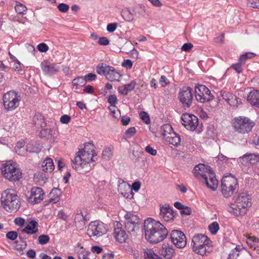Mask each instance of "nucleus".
<instances>
[{"label": "nucleus", "instance_id": "1", "mask_svg": "<svg viewBox=\"0 0 259 259\" xmlns=\"http://www.w3.org/2000/svg\"><path fill=\"white\" fill-rule=\"evenodd\" d=\"M96 156L95 146L92 143H87L82 149L76 153L72 160V167L80 172L88 171L92 168L90 162L96 161Z\"/></svg>", "mask_w": 259, "mask_h": 259}, {"label": "nucleus", "instance_id": "2", "mask_svg": "<svg viewBox=\"0 0 259 259\" xmlns=\"http://www.w3.org/2000/svg\"><path fill=\"white\" fill-rule=\"evenodd\" d=\"M146 239L152 243L163 240L168 234L166 228L159 221L147 220L144 222Z\"/></svg>", "mask_w": 259, "mask_h": 259}, {"label": "nucleus", "instance_id": "3", "mask_svg": "<svg viewBox=\"0 0 259 259\" xmlns=\"http://www.w3.org/2000/svg\"><path fill=\"white\" fill-rule=\"evenodd\" d=\"M251 204L250 196L246 193H240L235 198L234 203L228 207V210L235 216L242 215L246 213Z\"/></svg>", "mask_w": 259, "mask_h": 259}, {"label": "nucleus", "instance_id": "4", "mask_svg": "<svg viewBox=\"0 0 259 259\" xmlns=\"http://www.w3.org/2000/svg\"><path fill=\"white\" fill-rule=\"evenodd\" d=\"M193 174L197 178H202L208 188L213 191L216 190L218 182L209 166L204 164H199L194 167Z\"/></svg>", "mask_w": 259, "mask_h": 259}, {"label": "nucleus", "instance_id": "5", "mask_svg": "<svg viewBox=\"0 0 259 259\" xmlns=\"http://www.w3.org/2000/svg\"><path fill=\"white\" fill-rule=\"evenodd\" d=\"M211 246V240L205 235L196 234L192 239V250L200 255H207L210 252Z\"/></svg>", "mask_w": 259, "mask_h": 259}, {"label": "nucleus", "instance_id": "6", "mask_svg": "<svg viewBox=\"0 0 259 259\" xmlns=\"http://www.w3.org/2000/svg\"><path fill=\"white\" fill-rule=\"evenodd\" d=\"M3 177L10 181H16L22 178V171L19 165L12 160L3 163L1 167Z\"/></svg>", "mask_w": 259, "mask_h": 259}, {"label": "nucleus", "instance_id": "7", "mask_svg": "<svg viewBox=\"0 0 259 259\" xmlns=\"http://www.w3.org/2000/svg\"><path fill=\"white\" fill-rule=\"evenodd\" d=\"M1 203L7 211H16L20 207L19 197L12 189H7L2 193Z\"/></svg>", "mask_w": 259, "mask_h": 259}, {"label": "nucleus", "instance_id": "8", "mask_svg": "<svg viewBox=\"0 0 259 259\" xmlns=\"http://www.w3.org/2000/svg\"><path fill=\"white\" fill-rule=\"evenodd\" d=\"M238 187L237 179L229 174L224 176L222 180L221 192L225 197H231Z\"/></svg>", "mask_w": 259, "mask_h": 259}, {"label": "nucleus", "instance_id": "9", "mask_svg": "<svg viewBox=\"0 0 259 259\" xmlns=\"http://www.w3.org/2000/svg\"><path fill=\"white\" fill-rule=\"evenodd\" d=\"M21 100L20 95L14 91H9L3 97V105L7 111H12L17 109Z\"/></svg>", "mask_w": 259, "mask_h": 259}, {"label": "nucleus", "instance_id": "10", "mask_svg": "<svg viewBox=\"0 0 259 259\" xmlns=\"http://www.w3.org/2000/svg\"><path fill=\"white\" fill-rule=\"evenodd\" d=\"M232 124L236 132L245 134L251 131L254 123L247 117L238 116L232 120Z\"/></svg>", "mask_w": 259, "mask_h": 259}, {"label": "nucleus", "instance_id": "11", "mask_svg": "<svg viewBox=\"0 0 259 259\" xmlns=\"http://www.w3.org/2000/svg\"><path fill=\"white\" fill-rule=\"evenodd\" d=\"M97 73L104 75L110 81H119L121 75L115 69L105 63L98 64L96 67Z\"/></svg>", "mask_w": 259, "mask_h": 259}, {"label": "nucleus", "instance_id": "12", "mask_svg": "<svg viewBox=\"0 0 259 259\" xmlns=\"http://www.w3.org/2000/svg\"><path fill=\"white\" fill-rule=\"evenodd\" d=\"M126 220L125 222V227L129 233L135 235L139 231L141 221L140 219L136 215L131 212H127L125 215Z\"/></svg>", "mask_w": 259, "mask_h": 259}, {"label": "nucleus", "instance_id": "13", "mask_svg": "<svg viewBox=\"0 0 259 259\" xmlns=\"http://www.w3.org/2000/svg\"><path fill=\"white\" fill-rule=\"evenodd\" d=\"M107 232L105 225L100 222H92L88 226L87 234L90 237H99L105 234Z\"/></svg>", "mask_w": 259, "mask_h": 259}, {"label": "nucleus", "instance_id": "14", "mask_svg": "<svg viewBox=\"0 0 259 259\" xmlns=\"http://www.w3.org/2000/svg\"><path fill=\"white\" fill-rule=\"evenodd\" d=\"M195 98L200 103H205L212 99L209 90L205 85H199L195 88Z\"/></svg>", "mask_w": 259, "mask_h": 259}, {"label": "nucleus", "instance_id": "15", "mask_svg": "<svg viewBox=\"0 0 259 259\" xmlns=\"http://www.w3.org/2000/svg\"><path fill=\"white\" fill-rule=\"evenodd\" d=\"M172 243L178 248H182L186 246L187 239L185 234L181 231L173 230L170 233Z\"/></svg>", "mask_w": 259, "mask_h": 259}, {"label": "nucleus", "instance_id": "16", "mask_svg": "<svg viewBox=\"0 0 259 259\" xmlns=\"http://www.w3.org/2000/svg\"><path fill=\"white\" fill-rule=\"evenodd\" d=\"M192 89L189 87H182L179 93V99L180 102L187 107H189L192 102Z\"/></svg>", "mask_w": 259, "mask_h": 259}, {"label": "nucleus", "instance_id": "17", "mask_svg": "<svg viewBox=\"0 0 259 259\" xmlns=\"http://www.w3.org/2000/svg\"><path fill=\"white\" fill-rule=\"evenodd\" d=\"M181 119L183 125L191 131H194L198 125V119L193 114H183Z\"/></svg>", "mask_w": 259, "mask_h": 259}, {"label": "nucleus", "instance_id": "18", "mask_svg": "<svg viewBox=\"0 0 259 259\" xmlns=\"http://www.w3.org/2000/svg\"><path fill=\"white\" fill-rule=\"evenodd\" d=\"M176 214L169 205L160 206L159 217L166 222H171L174 220Z\"/></svg>", "mask_w": 259, "mask_h": 259}, {"label": "nucleus", "instance_id": "19", "mask_svg": "<svg viewBox=\"0 0 259 259\" xmlns=\"http://www.w3.org/2000/svg\"><path fill=\"white\" fill-rule=\"evenodd\" d=\"M44 195L45 193L41 188L34 187L31 190L28 201L32 204L39 203L44 199Z\"/></svg>", "mask_w": 259, "mask_h": 259}, {"label": "nucleus", "instance_id": "20", "mask_svg": "<svg viewBox=\"0 0 259 259\" xmlns=\"http://www.w3.org/2000/svg\"><path fill=\"white\" fill-rule=\"evenodd\" d=\"M220 95L223 99L232 107H237L241 104V99L231 93L225 91H221Z\"/></svg>", "mask_w": 259, "mask_h": 259}, {"label": "nucleus", "instance_id": "21", "mask_svg": "<svg viewBox=\"0 0 259 259\" xmlns=\"http://www.w3.org/2000/svg\"><path fill=\"white\" fill-rule=\"evenodd\" d=\"M116 223L113 232L114 237L118 242H125L128 239V236L125 231L122 229L121 224L118 222Z\"/></svg>", "mask_w": 259, "mask_h": 259}, {"label": "nucleus", "instance_id": "22", "mask_svg": "<svg viewBox=\"0 0 259 259\" xmlns=\"http://www.w3.org/2000/svg\"><path fill=\"white\" fill-rule=\"evenodd\" d=\"M41 68L46 74L52 75L57 73L59 70L60 67L58 64L44 61L41 63Z\"/></svg>", "mask_w": 259, "mask_h": 259}, {"label": "nucleus", "instance_id": "23", "mask_svg": "<svg viewBox=\"0 0 259 259\" xmlns=\"http://www.w3.org/2000/svg\"><path fill=\"white\" fill-rule=\"evenodd\" d=\"M74 220L76 227L80 230L83 229L87 221L85 213L82 211L77 213L75 217Z\"/></svg>", "mask_w": 259, "mask_h": 259}, {"label": "nucleus", "instance_id": "24", "mask_svg": "<svg viewBox=\"0 0 259 259\" xmlns=\"http://www.w3.org/2000/svg\"><path fill=\"white\" fill-rule=\"evenodd\" d=\"M118 191L119 193L123 196L128 198L129 194L128 192H130L131 195H132V198L133 197L134 194L131 191V186L127 183L123 182L118 185Z\"/></svg>", "mask_w": 259, "mask_h": 259}, {"label": "nucleus", "instance_id": "25", "mask_svg": "<svg viewBox=\"0 0 259 259\" xmlns=\"http://www.w3.org/2000/svg\"><path fill=\"white\" fill-rule=\"evenodd\" d=\"M161 255L164 256L166 258L169 259L171 257L172 254L175 252V249L171 245L167 244H163L162 248L160 249Z\"/></svg>", "mask_w": 259, "mask_h": 259}, {"label": "nucleus", "instance_id": "26", "mask_svg": "<svg viewBox=\"0 0 259 259\" xmlns=\"http://www.w3.org/2000/svg\"><path fill=\"white\" fill-rule=\"evenodd\" d=\"M136 85V81L133 80L128 84H125L123 86L119 87L118 88V91L121 94L123 95H126L129 92L132 91L134 89Z\"/></svg>", "mask_w": 259, "mask_h": 259}, {"label": "nucleus", "instance_id": "27", "mask_svg": "<svg viewBox=\"0 0 259 259\" xmlns=\"http://www.w3.org/2000/svg\"><path fill=\"white\" fill-rule=\"evenodd\" d=\"M165 141L169 144L178 146L181 143V138L177 133H171L169 136L165 139Z\"/></svg>", "mask_w": 259, "mask_h": 259}, {"label": "nucleus", "instance_id": "28", "mask_svg": "<svg viewBox=\"0 0 259 259\" xmlns=\"http://www.w3.org/2000/svg\"><path fill=\"white\" fill-rule=\"evenodd\" d=\"M38 230V223L34 221H30L22 230L23 232L27 234H34Z\"/></svg>", "mask_w": 259, "mask_h": 259}, {"label": "nucleus", "instance_id": "29", "mask_svg": "<svg viewBox=\"0 0 259 259\" xmlns=\"http://www.w3.org/2000/svg\"><path fill=\"white\" fill-rule=\"evenodd\" d=\"M55 166L53 160L50 158H46L42 163V170L46 172H51L54 169Z\"/></svg>", "mask_w": 259, "mask_h": 259}, {"label": "nucleus", "instance_id": "30", "mask_svg": "<svg viewBox=\"0 0 259 259\" xmlns=\"http://www.w3.org/2000/svg\"><path fill=\"white\" fill-rule=\"evenodd\" d=\"M259 100V91L253 90L248 94L247 100L252 105H254Z\"/></svg>", "mask_w": 259, "mask_h": 259}, {"label": "nucleus", "instance_id": "31", "mask_svg": "<svg viewBox=\"0 0 259 259\" xmlns=\"http://www.w3.org/2000/svg\"><path fill=\"white\" fill-rule=\"evenodd\" d=\"M33 121L37 127H44L46 125L44 116L40 114H36L33 117Z\"/></svg>", "mask_w": 259, "mask_h": 259}, {"label": "nucleus", "instance_id": "32", "mask_svg": "<svg viewBox=\"0 0 259 259\" xmlns=\"http://www.w3.org/2000/svg\"><path fill=\"white\" fill-rule=\"evenodd\" d=\"M121 15L123 19L126 21H132L134 19V16L128 8H125L122 10Z\"/></svg>", "mask_w": 259, "mask_h": 259}, {"label": "nucleus", "instance_id": "33", "mask_svg": "<svg viewBox=\"0 0 259 259\" xmlns=\"http://www.w3.org/2000/svg\"><path fill=\"white\" fill-rule=\"evenodd\" d=\"M75 251L77 254L78 257L85 254H90V252L87 250L80 244L77 243L74 247Z\"/></svg>", "mask_w": 259, "mask_h": 259}, {"label": "nucleus", "instance_id": "34", "mask_svg": "<svg viewBox=\"0 0 259 259\" xmlns=\"http://www.w3.org/2000/svg\"><path fill=\"white\" fill-rule=\"evenodd\" d=\"M75 251L77 254L78 257L85 254H90V252L87 250L80 244L77 243L74 247Z\"/></svg>", "mask_w": 259, "mask_h": 259}, {"label": "nucleus", "instance_id": "35", "mask_svg": "<svg viewBox=\"0 0 259 259\" xmlns=\"http://www.w3.org/2000/svg\"><path fill=\"white\" fill-rule=\"evenodd\" d=\"M134 12L138 17H144L146 13V9L144 6L139 5L134 8Z\"/></svg>", "mask_w": 259, "mask_h": 259}, {"label": "nucleus", "instance_id": "36", "mask_svg": "<svg viewBox=\"0 0 259 259\" xmlns=\"http://www.w3.org/2000/svg\"><path fill=\"white\" fill-rule=\"evenodd\" d=\"M40 134L42 137L49 139L52 136H55V130L49 128H44L41 130Z\"/></svg>", "mask_w": 259, "mask_h": 259}, {"label": "nucleus", "instance_id": "37", "mask_svg": "<svg viewBox=\"0 0 259 259\" xmlns=\"http://www.w3.org/2000/svg\"><path fill=\"white\" fill-rule=\"evenodd\" d=\"M162 134L164 139L169 136L171 133H174L171 126L169 124H166L161 127Z\"/></svg>", "mask_w": 259, "mask_h": 259}, {"label": "nucleus", "instance_id": "38", "mask_svg": "<svg viewBox=\"0 0 259 259\" xmlns=\"http://www.w3.org/2000/svg\"><path fill=\"white\" fill-rule=\"evenodd\" d=\"M145 259H161L151 249H146L144 251Z\"/></svg>", "mask_w": 259, "mask_h": 259}, {"label": "nucleus", "instance_id": "39", "mask_svg": "<svg viewBox=\"0 0 259 259\" xmlns=\"http://www.w3.org/2000/svg\"><path fill=\"white\" fill-rule=\"evenodd\" d=\"M26 247V243L24 241H21L20 243L18 242H17L16 246V249L18 251L19 255H22L24 254L23 250L25 249Z\"/></svg>", "mask_w": 259, "mask_h": 259}, {"label": "nucleus", "instance_id": "40", "mask_svg": "<svg viewBox=\"0 0 259 259\" xmlns=\"http://www.w3.org/2000/svg\"><path fill=\"white\" fill-rule=\"evenodd\" d=\"M15 10L18 14H24L27 11V8L25 5L21 3H16Z\"/></svg>", "mask_w": 259, "mask_h": 259}, {"label": "nucleus", "instance_id": "41", "mask_svg": "<svg viewBox=\"0 0 259 259\" xmlns=\"http://www.w3.org/2000/svg\"><path fill=\"white\" fill-rule=\"evenodd\" d=\"M258 242V239L256 237L253 236H248L246 239L247 244L250 246L251 247L255 248L256 246V243Z\"/></svg>", "mask_w": 259, "mask_h": 259}, {"label": "nucleus", "instance_id": "42", "mask_svg": "<svg viewBox=\"0 0 259 259\" xmlns=\"http://www.w3.org/2000/svg\"><path fill=\"white\" fill-rule=\"evenodd\" d=\"M73 83L77 86L82 87L86 84V82L84 77L79 76L73 80Z\"/></svg>", "mask_w": 259, "mask_h": 259}, {"label": "nucleus", "instance_id": "43", "mask_svg": "<svg viewBox=\"0 0 259 259\" xmlns=\"http://www.w3.org/2000/svg\"><path fill=\"white\" fill-rule=\"evenodd\" d=\"M208 229L212 234H215L219 230V224L216 222H213L208 226Z\"/></svg>", "mask_w": 259, "mask_h": 259}, {"label": "nucleus", "instance_id": "44", "mask_svg": "<svg viewBox=\"0 0 259 259\" xmlns=\"http://www.w3.org/2000/svg\"><path fill=\"white\" fill-rule=\"evenodd\" d=\"M112 156V153L111 148H106L102 152V158L105 160H109Z\"/></svg>", "mask_w": 259, "mask_h": 259}, {"label": "nucleus", "instance_id": "45", "mask_svg": "<svg viewBox=\"0 0 259 259\" xmlns=\"http://www.w3.org/2000/svg\"><path fill=\"white\" fill-rule=\"evenodd\" d=\"M50 240V237L47 235H41L38 238V242L40 244H47Z\"/></svg>", "mask_w": 259, "mask_h": 259}, {"label": "nucleus", "instance_id": "46", "mask_svg": "<svg viewBox=\"0 0 259 259\" xmlns=\"http://www.w3.org/2000/svg\"><path fill=\"white\" fill-rule=\"evenodd\" d=\"M250 164H255L259 162V155L256 154H249Z\"/></svg>", "mask_w": 259, "mask_h": 259}, {"label": "nucleus", "instance_id": "47", "mask_svg": "<svg viewBox=\"0 0 259 259\" xmlns=\"http://www.w3.org/2000/svg\"><path fill=\"white\" fill-rule=\"evenodd\" d=\"M239 161L242 164L247 165L250 163L249 154H245L239 158Z\"/></svg>", "mask_w": 259, "mask_h": 259}, {"label": "nucleus", "instance_id": "48", "mask_svg": "<svg viewBox=\"0 0 259 259\" xmlns=\"http://www.w3.org/2000/svg\"><path fill=\"white\" fill-rule=\"evenodd\" d=\"M141 119L145 122L146 124H149L150 122V120L149 115L145 111H142L140 113Z\"/></svg>", "mask_w": 259, "mask_h": 259}, {"label": "nucleus", "instance_id": "49", "mask_svg": "<svg viewBox=\"0 0 259 259\" xmlns=\"http://www.w3.org/2000/svg\"><path fill=\"white\" fill-rule=\"evenodd\" d=\"M110 110L112 116L115 119H118L120 116V112L118 109H117L115 107H111L110 108Z\"/></svg>", "mask_w": 259, "mask_h": 259}, {"label": "nucleus", "instance_id": "50", "mask_svg": "<svg viewBox=\"0 0 259 259\" xmlns=\"http://www.w3.org/2000/svg\"><path fill=\"white\" fill-rule=\"evenodd\" d=\"M136 133V130L135 127H132L127 129L125 132V135L126 137L128 138H130L134 136L135 134Z\"/></svg>", "mask_w": 259, "mask_h": 259}, {"label": "nucleus", "instance_id": "51", "mask_svg": "<svg viewBox=\"0 0 259 259\" xmlns=\"http://www.w3.org/2000/svg\"><path fill=\"white\" fill-rule=\"evenodd\" d=\"M254 56L255 55L251 53H247L246 54H243L240 56V61L241 62V63H244L246 59L251 58Z\"/></svg>", "mask_w": 259, "mask_h": 259}, {"label": "nucleus", "instance_id": "52", "mask_svg": "<svg viewBox=\"0 0 259 259\" xmlns=\"http://www.w3.org/2000/svg\"><path fill=\"white\" fill-rule=\"evenodd\" d=\"M68 215L63 210L58 211L57 213V217L63 221H66L68 218Z\"/></svg>", "mask_w": 259, "mask_h": 259}, {"label": "nucleus", "instance_id": "53", "mask_svg": "<svg viewBox=\"0 0 259 259\" xmlns=\"http://www.w3.org/2000/svg\"><path fill=\"white\" fill-rule=\"evenodd\" d=\"M108 102L110 104L112 107H115V105L117 103V100L115 95H111L108 98Z\"/></svg>", "mask_w": 259, "mask_h": 259}, {"label": "nucleus", "instance_id": "54", "mask_svg": "<svg viewBox=\"0 0 259 259\" xmlns=\"http://www.w3.org/2000/svg\"><path fill=\"white\" fill-rule=\"evenodd\" d=\"M37 49L39 52L45 53L48 51L49 47L46 44L41 43L37 45Z\"/></svg>", "mask_w": 259, "mask_h": 259}, {"label": "nucleus", "instance_id": "55", "mask_svg": "<svg viewBox=\"0 0 259 259\" xmlns=\"http://www.w3.org/2000/svg\"><path fill=\"white\" fill-rule=\"evenodd\" d=\"M17 233L15 231H10L6 234V237L11 240H15L17 237Z\"/></svg>", "mask_w": 259, "mask_h": 259}, {"label": "nucleus", "instance_id": "56", "mask_svg": "<svg viewBox=\"0 0 259 259\" xmlns=\"http://www.w3.org/2000/svg\"><path fill=\"white\" fill-rule=\"evenodd\" d=\"M69 6L67 4L61 3L58 6L59 10L63 13L67 12L69 10Z\"/></svg>", "mask_w": 259, "mask_h": 259}, {"label": "nucleus", "instance_id": "57", "mask_svg": "<svg viewBox=\"0 0 259 259\" xmlns=\"http://www.w3.org/2000/svg\"><path fill=\"white\" fill-rule=\"evenodd\" d=\"M84 77L87 82L88 81H91L96 80L97 75L95 74L90 73L85 75Z\"/></svg>", "mask_w": 259, "mask_h": 259}, {"label": "nucleus", "instance_id": "58", "mask_svg": "<svg viewBox=\"0 0 259 259\" xmlns=\"http://www.w3.org/2000/svg\"><path fill=\"white\" fill-rule=\"evenodd\" d=\"M117 27V23H110L107 25V30L109 32H114Z\"/></svg>", "mask_w": 259, "mask_h": 259}, {"label": "nucleus", "instance_id": "59", "mask_svg": "<svg viewBox=\"0 0 259 259\" xmlns=\"http://www.w3.org/2000/svg\"><path fill=\"white\" fill-rule=\"evenodd\" d=\"M145 151L153 156H155L157 154L156 150L153 149L150 145H148L145 147Z\"/></svg>", "mask_w": 259, "mask_h": 259}, {"label": "nucleus", "instance_id": "60", "mask_svg": "<svg viewBox=\"0 0 259 259\" xmlns=\"http://www.w3.org/2000/svg\"><path fill=\"white\" fill-rule=\"evenodd\" d=\"M159 83L161 87H165L167 84H168L169 81L165 76L162 75L159 79Z\"/></svg>", "mask_w": 259, "mask_h": 259}, {"label": "nucleus", "instance_id": "61", "mask_svg": "<svg viewBox=\"0 0 259 259\" xmlns=\"http://www.w3.org/2000/svg\"><path fill=\"white\" fill-rule=\"evenodd\" d=\"M98 44L100 45L107 46L109 44V41L106 37H101L98 40Z\"/></svg>", "mask_w": 259, "mask_h": 259}, {"label": "nucleus", "instance_id": "62", "mask_svg": "<svg viewBox=\"0 0 259 259\" xmlns=\"http://www.w3.org/2000/svg\"><path fill=\"white\" fill-rule=\"evenodd\" d=\"M122 66L127 69H131L132 67L133 63L131 60L126 59L123 61Z\"/></svg>", "mask_w": 259, "mask_h": 259}, {"label": "nucleus", "instance_id": "63", "mask_svg": "<svg viewBox=\"0 0 259 259\" xmlns=\"http://www.w3.org/2000/svg\"><path fill=\"white\" fill-rule=\"evenodd\" d=\"M180 212L182 214L189 215L191 213V209L188 206H184Z\"/></svg>", "mask_w": 259, "mask_h": 259}, {"label": "nucleus", "instance_id": "64", "mask_svg": "<svg viewBox=\"0 0 259 259\" xmlns=\"http://www.w3.org/2000/svg\"><path fill=\"white\" fill-rule=\"evenodd\" d=\"M249 4L252 8L259 9V0H249Z\"/></svg>", "mask_w": 259, "mask_h": 259}]
</instances>
